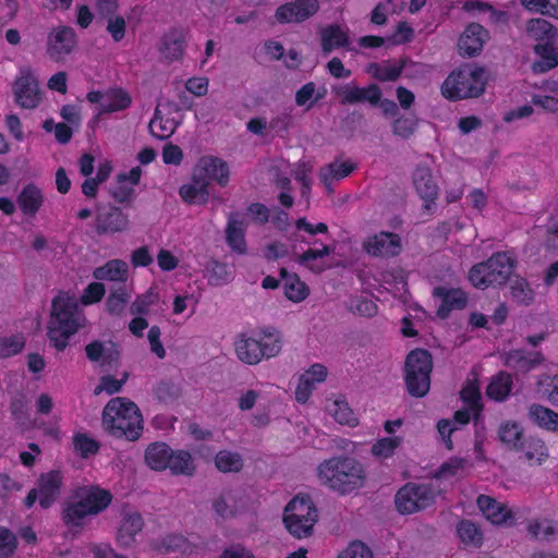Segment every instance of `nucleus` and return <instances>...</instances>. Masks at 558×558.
I'll use <instances>...</instances> for the list:
<instances>
[{"label":"nucleus","mask_w":558,"mask_h":558,"mask_svg":"<svg viewBox=\"0 0 558 558\" xmlns=\"http://www.w3.org/2000/svg\"><path fill=\"white\" fill-rule=\"evenodd\" d=\"M85 316L78 302L68 293L58 294L52 301L48 323V338L58 351H63L69 339L85 325Z\"/></svg>","instance_id":"1"},{"label":"nucleus","mask_w":558,"mask_h":558,"mask_svg":"<svg viewBox=\"0 0 558 558\" xmlns=\"http://www.w3.org/2000/svg\"><path fill=\"white\" fill-rule=\"evenodd\" d=\"M319 483L340 494H350L365 484V470L354 458L333 457L317 468Z\"/></svg>","instance_id":"2"},{"label":"nucleus","mask_w":558,"mask_h":558,"mask_svg":"<svg viewBox=\"0 0 558 558\" xmlns=\"http://www.w3.org/2000/svg\"><path fill=\"white\" fill-rule=\"evenodd\" d=\"M105 429L117 438L136 440L143 430V417L138 407L125 399H111L102 411Z\"/></svg>","instance_id":"3"},{"label":"nucleus","mask_w":558,"mask_h":558,"mask_svg":"<svg viewBox=\"0 0 558 558\" xmlns=\"http://www.w3.org/2000/svg\"><path fill=\"white\" fill-rule=\"evenodd\" d=\"M486 78L484 69L465 64L448 75L441 85V94L449 100L477 97L485 89Z\"/></svg>","instance_id":"4"},{"label":"nucleus","mask_w":558,"mask_h":558,"mask_svg":"<svg viewBox=\"0 0 558 558\" xmlns=\"http://www.w3.org/2000/svg\"><path fill=\"white\" fill-rule=\"evenodd\" d=\"M515 259L510 253L498 252L486 262L474 265L469 272V280L477 289L502 286L510 278Z\"/></svg>","instance_id":"5"},{"label":"nucleus","mask_w":558,"mask_h":558,"mask_svg":"<svg viewBox=\"0 0 558 558\" xmlns=\"http://www.w3.org/2000/svg\"><path fill=\"white\" fill-rule=\"evenodd\" d=\"M317 517V510L311 498L307 496H296L287 505L283 522L292 535L302 538L312 533Z\"/></svg>","instance_id":"6"},{"label":"nucleus","mask_w":558,"mask_h":558,"mask_svg":"<svg viewBox=\"0 0 558 558\" xmlns=\"http://www.w3.org/2000/svg\"><path fill=\"white\" fill-rule=\"evenodd\" d=\"M432 367L433 362L428 351L416 349L408 354L405 360V384L411 396L423 397L428 392Z\"/></svg>","instance_id":"7"},{"label":"nucleus","mask_w":558,"mask_h":558,"mask_svg":"<svg viewBox=\"0 0 558 558\" xmlns=\"http://www.w3.org/2000/svg\"><path fill=\"white\" fill-rule=\"evenodd\" d=\"M436 490L428 484L408 483L395 496L398 512L411 514L426 509L435 502Z\"/></svg>","instance_id":"8"},{"label":"nucleus","mask_w":558,"mask_h":558,"mask_svg":"<svg viewBox=\"0 0 558 558\" xmlns=\"http://www.w3.org/2000/svg\"><path fill=\"white\" fill-rule=\"evenodd\" d=\"M12 90L15 102L23 109H35L43 98L38 80L29 65L20 68Z\"/></svg>","instance_id":"9"},{"label":"nucleus","mask_w":558,"mask_h":558,"mask_svg":"<svg viewBox=\"0 0 558 558\" xmlns=\"http://www.w3.org/2000/svg\"><path fill=\"white\" fill-rule=\"evenodd\" d=\"M77 44L76 33L70 26L54 27L47 37V56L56 61H64Z\"/></svg>","instance_id":"10"},{"label":"nucleus","mask_w":558,"mask_h":558,"mask_svg":"<svg viewBox=\"0 0 558 558\" xmlns=\"http://www.w3.org/2000/svg\"><path fill=\"white\" fill-rule=\"evenodd\" d=\"M144 524V519L137 510L124 506L121 510L116 532L118 545L123 548L132 547L136 542L137 535L143 531Z\"/></svg>","instance_id":"11"},{"label":"nucleus","mask_w":558,"mask_h":558,"mask_svg":"<svg viewBox=\"0 0 558 558\" xmlns=\"http://www.w3.org/2000/svg\"><path fill=\"white\" fill-rule=\"evenodd\" d=\"M86 98L92 104H99V114L125 110L132 102L130 95L122 88H110L106 92L92 90Z\"/></svg>","instance_id":"12"},{"label":"nucleus","mask_w":558,"mask_h":558,"mask_svg":"<svg viewBox=\"0 0 558 558\" xmlns=\"http://www.w3.org/2000/svg\"><path fill=\"white\" fill-rule=\"evenodd\" d=\"M363 248L372 256L388 258L399 255L402 244L397 233L381 231L367 236L363 242Z\"/></svg>","instance_id":"13"},{"label":"nucleus","mask_w":558,"mask_h":558,"mask_svg":"<svg viewBox=\"0 0 558 558\" xmlns=\"http://www.w3.org/2000/svg\"><path fill=\"white\" fill-rule=\"evenodd\" d=\"M413 185L423 201V208L430 211L438 197L439 189L433 178L430 169L425 165H418L413 173Z\"/></svg>","instance_id":"14"},{"label":"nucleus","mask_w":558,"mask_h":558,"mask_svg":"<svg viewBox=\"0 0 558 558\" xmlns=\"http://www.w3.org/2000/svg\"><path fill=\"white\" fill-rule=\"evenodd\" d=\"M318 9V0H295L280 5L275 16L280 23H300L314 15Z\"/></svg>","instance_id":"15"},{"label":"nucleus","mask_w":558,"mask_h":558,"mask_svg":"<svg viewBox=\"0 0 558 558\" xmlns=\"http://www.w3.org/2000/svg\"><path fill=\"white\" fill-rule=\"evenodd\" d=\"M129 228V217L118 207H104L96 216L95 229L98 234H114Z\"/></svg>","instance_id":"16"},{"label":"nucleus","mask_w":558,"mask_h":558,"mask_svg":"<svg viewBox=\"0 0 558 558\" xmlns=\"http://www.w3.org/2000/svg\"><path fill=\"white\" fill-rule=\"evenodd\" d=\"M193 171L199 177H203L208 185L211 181H215L220 186H226L230 175L227 162L214 156L202 157L195 165Z\"/></svg>","instance_id":"17"},{"label":"nucleus","mask_w":558,"mask_h":558,"mask_svg":"<svg viewBox=\"0 0 558 558\" xmlns=\"http://www.w3.org/2000/svg\"><path fill=\"white\" fill-rule=\"evenodd\" d=\"M327 367L320 363L311 365L299 378L295 389V399L300 403H305L318 384L327 378Z\"/></svg>","instance_id":"18"},{"label":"nucleus","mask_w":558,"mask_h":558,"mask_svg":"<svg viewBox=\"0 0 558 558\" xmlns=\"http://www.w3.org/2000/svg\"><path fill=\"white\" fill-rule=\"evenodd\" d=\"M477 506L485 518L494 525H511L513 523V514L508 506L489 496L480 495Z\"/></svg>","instance_id":"19"},{"label":"nucleus","mask_w":558,"mask_h":558,"mask_svg":"<svg viewBox=\"0 0 558 558\" xmlns=\"http://www.w3.org/2000/svg\"><path fill=\"white\" fill-rule=\"evenodd\" d=\"M487 39L488 32L482 25L471 23L459 38V50L464 56L473 57L483 49Z\"/></svg>","instance_id":"20"},{"label":"nucleus","mask_w":558,"mask_h":558,"mask_svg":"<svg viewBox=\"0 0 558 558\" xmlns=\"http://www.w3.org/2000/svg\"><path fill=\"white\" fill-rule=\"evenodd\" d=\"M62 478L59 471H50L40 475L36 489L39 493L41 508L47 509L57 500L60 495Z\"/></svg>","instance_id":"21"},{"label":"nucleus","mask_w":558,"mask_h":558,"mask_svg":"<svg viewBox=\"0 0 558 558\" xmlns=\"http://www.w3.org/2000/svg\"><path fill=\"white\" fill-rule=\"evenodd\" d=\"M433 295L440 300L437 314L441 318L448 317L451 311L464 308L468 302V296L461 289L437 287Z\"/></svg>","instance_id":"22"},{"label":"nucleus","mask_w":558,"mask_h":558,"mask_svg":"<svg viewBox=\"0 0 558 558\" xmlns=\"http://www.w3.org/2000/svg\"><path fill=\"white\" fill-rule=\"evenodd\" d=\"M142 177L141 167H133L126 172L117 175V185L112 187L111 195L118 203L130 202L135 192V186L140 183Z\"/></svg>","instance_id":"23"},{"label":"nucleus","mask_w":558,"mask_h":558,"mask_svg":"<svg viewBox=\"0 0 558 558\" xmlns=\"http://www.w3.org/2000/svg\"><path fill=\"white\" fill-rule=\"evenodd\" d=\"M75 494L88 508L97 509L92 510L95 514H99L106 510L112 501L111 493L99 486H83L77 488Z\"/></svg>","instance_id":"24"},{"label":"nucleus","mask_w":558,"mask_h":558,"mask_svg":"<svg viewBox=\"0 0 558 558\" xmlns=\"http://www.w3.org/2000/svg\"><path fill=\"white\" fill-rule=\"evenodd\" d=\"M92 510L95 509L88 508L74 493L71 499L64 505L62 519L69 526H82L88 517L96 515Z\"/></svg>","instance_id":"25"},{"label":"nucleus","mask_w":558,"mask_h":558,"mask_svg":"<svg viewBox=\"0 0 558 558\" xmlns=\"http://www.w3.org/2000/svg\"><path fill=\"white\" fill-rule=\"evenodd\" d=\"M184 45V32L179 28H172L161 37L159 52L169 61L179 60L183 56Z\"/></svg>","instance_id":"26"},{"label":"nucleus","mask_w":558,"mask_h":558,"mask_svg":"<svg viewBox=\"0 0 558 558\" xmlns=\"http://www.w3.org/2000/svg\"><path fill=\"white\" fill-rule=\"evenodd\" d=\"M209 185L196 172H192L191 182L179 190L181 198L189 204H206L209 198Z\"/></svg>","instance_id":"27"},{"label":"nucleus","mask_w":558,"mask_h":558,"mask_svg":"<svg viewBox=\"0 0 558 558\" xmlns=\"http://www.w3.org/2000/svg\"><path fill=\"white\" fill-rule=\"evenodd\" d=\"M543 360V355L539 352L513 350L506 354L505 364L517 372L526 373L539 365Z\"/></svg>","instance_id":"28"},{"label":"nucleus","mask_w":558,"mask_h":558,"mask_svg":"<svg viewBox=\"0 0 558 558\" xmlns=\"http://www.w3.org/2000/svg\"><path fill=\"white\" fill-rule=\"evenodd\" d=\"M354 169L350 161L335 160L319 171V180L328 192L332 191V183L347 178Z\"/></svg>","instance_id":"29"},{"label":"nucleus","mask_w":558,"mask_h":558,"mask_svg":"<svg viewBox=\"0 0 558 558\" xmlns=\"http://www.w3.org/2000/svg\"><path fill=\"white\" fill-rule=\"evenodd\" d=\"M93 276L96 280L125 282L129 277V266L122 259H111L105 265L95 268Z\"/></svg>","instance_id":"30"},{"label":"nucleus","mask_w":558,"mask_h":558,"mask_svg":"<svg viewBox=\"0 0 558 558\" xmlns=\"http://www.w3.org/2000/svg\"><path fill=\"white\" fill-rule=\"evenodd\" d=\"M16 202L23 214L35 216L43 205L44 196L36 185L27 184L19 194Z\"/></svg>","instance_id":"31"},{"label":"nucleus","mask_w":558,"mask_h":558,"mask_svg":"<svg viewBox=\"0 0 558 558\" xmlns=\"http://www.w3.org/2000/svg\"><path fill=\"white\" fill-rule=\"evenodd\" d=\"M235 352L242 362L250 365H255L263 360L257 336L239 339L235 343Z\"/></svg>","instance_id":"32"},{"label":"nucleus","mask_w":558,"mask_h":558,"mask_svg":"<svg viewBox=\"0 0 558 558\" xmlns=\"http://www.w3.org/2000/svg\"><path fill=\"white\" fill-rule=\"evenodd\" d=\"M284 295L292 302L299 303L308 295L307 286L296 275H290L284 268L280 270Z\"/></svg>","instance_id":"33"},{"label":"nucleus","mask_w":558,"mask_h":558,"mask_svg":"<svg viewBox=\"0 0 558 558\" xmlns=\"http://www.w3.org/2000/svg\"><path fill=\"white\" fill-rule=\"evenodd\" d=\"M333 247L328 245H322L319 248H308L304 253L300 254L296 258L298 263L302 266L307 267L314 272H322L326 269V264L323 258L333 252Z\"/></svg>","instance_id":"34"},{"label":"nucleus","mask_w":558,"mask_h":558,"mask_svg":"<svg viewBox=\"0 0 558 558\" xmlns=\"http://www.w3.org/2000/svg\"><path fill=\"white\" fill-rule=\"evenodd\" d=\"M529 417L541 428L549 432H558V413L541 404H532L529 408Z\"/></svg>","instance_id":"35"},{"label":"nucleus","mask_w":558,"mask_h":558,"mask_svg":"<svg viewBox=\"0 0 558 558\" xmlns=\"http://www.w3.org/2000/svg\"><path fill=\"white\" fill-rule=\"evenodd\" d=\"M526 34L530 38L548 43L554 41L558 38L557 29L545 19H532L526 23Z\"/></svg>","instance_id":"36"},{"label":"nucleus","mask_w":558,"mask_h":558,"mask_svg":"<svg viewBox=\"0 0 558 558\" xmlns=\"http://www.w3.org/2000/svg\"><path fill=\"white\" fill-rule=\"evenodd\" d=\"M514 450L522 452L526 460L537 463H541L547 457V448L544 441L535 436L523 437Z\"/></svg>","instance_id":"37"},{"label":"nucleus","mask_w":558,"mask_h":558,"mask_svg":"<svg viewBox=\"0 0 558 558\" xmlns=\"http://www.w3.org/2000/svg\"><path fill=\"white\" fill-rule=\"evenodd\" d=\"M263 359L277 356L282 349L281 333L274 329H265L257 333Z\"/></svg>","instance_id":"38"},{"label":"nucleus","mask_w":558,"mask_h":558,"mask_svg":"<svg viewBox=\"0 0 558 558\" xmlns=\"http://www.w3.org/2000/svg\"><path fill=\"white\" fill-rule=\"evenodd\" d=\"M539 60L533 63L534 73H545L558 65V51L548 44H538L534 48Z\"/></svg>","instance_id":"39"},{"label":"nucleus","mask_w":558,"mask_h":558,"mask_svg":"<svg viewBox=\"0 0 558 558\" xmlns=\"http://www.w3.org/2000/svg\"><path fill=\"white\" fill-rule=\"evenodd\" d=\"M326 409L339 424L349 426L357 425V418L345 400L341 398L328 400Z\"/></svg>","instance_id":"40"},{"label":"nucleus","mask_w":558,"mask_h":558,"mask_svg":"<svg viewBox=\"0 0 558 558\" xmlns=\"http://www.w3.org/2000/svg\"><path fill=\"white\" fill-rule=\"evenodd\" d=\"M244 231L243 222L231 216L226 229V238L229 246L239 254H243L246 251Z\"/></svg>","instance_id":"41"},{"label":"nucleus","mask_w":558,"mask_h":558,"mask_svg":"<svg viewBox=\"0 0 558 558\" xmlns=\"http://www.w3.org/2000/svg\"><path fill=\"white\" fill-rule=\"evenodd\" d=\"M171 449L166 444H153L145 452V460L153 470L160 471L168 468Z\"/></svg>","instance_id":"42"},{"label":"nucleus","mask_w":558,"mask_h":558,"mask_svg":"<svg viewBox=\"0 0 558 558\" xmlns=\"http://www.w3.org/2000/svg\"><path fill=\"white\" fill-rule=\"evenodd\" d=\"M349 43L348 33L338 25H329L322 31V47L324 52L344 47Z\"/></svg>","instance_id":"43"},{"label":"nucleus","mask_w":558,"mask_h":558,"mask_svg":"<svg viewBox=\"0 0 558 558\" xmlns=\"http://www.w3.org/2000/svg\"><path fill=\"white\" fill-rule=\"evenodd\" d=\"M457 534L466 547L478 548L483 544L484 538L481 529L470 520H462L458 523Z\"/></svg>","instance_id":"44"},{"label":"nucleus","mask_w":558,"mask_h":558,"mask_svg":"<svg viewBox=\"0 0 558 558\" xmlns=\"http://www.w3.org/2000/svg\"><path fill=\"white\" fill-rule=\"evenodd\" d=\"M86 356L93 362H100L101 364L111 363L118 351L111 343H104L100 341H93L85 348Z\"/></svg>","instance_id":"45"},{"label":"nucleus","mask_w":558,"mask_h":558,"mask_svg":"<svg viewBox=\"0 0 558 558\" xmlns=\"http://www.w3.org/2000/svg\"><path fill=\"white\" fill-rule=\"evenodd\" d=\"M177 129V122L173 119L163 118L158 108L155 109L154 117L149 122L151 135L159 140L170 137Z\"/></svg>","instance_id":"46"},{"label":"nucleus","mask_w":558,"mask_h":558,"mask_svg":"<svg viewBox=\"0 0 558 558\" xmlns=\"http://www.w3.org/2000/svg\"><path fill=\"white\" fill-rule=\"evenodd\" d=\"M168 468L174 474L192 475L195 471V464L192 456L187 451L171 450Z\"/></svg>","instance_id":"47"},{"label":"nucleus","mask_w":558,"mask_h":558,"mask_svg":"<svg viewBox=\"0 0 558 558\" xmlns=\"http://www.w3.org/2000/svg\"><path fill=\"white\" fill-rule=\"evenodd\" d=\"M512 387V379L509 374L500 373L487 387V396L496 401L505 400Z\"/></svg>","instance_id":"48"},{"label":"nucleus","mask_w":558,"mask_h":558,"mask_svg":"<svg viewBox=\"0 0 558 558\" xmlns=\"http://www.w3.org/2000/svg\"><path fill=\"white\" fill-rule=\"evenodd\" d=\"M499 439L511 449H515L524 437L523 429L517 422H505L498 430Z\"/></svg>","instance_id":"49"},{"label":"nucleus","mask_w":558,"mask_h":558,"mask_svg":"<svg viewBox=\"0 0 558 558\" xmlns=\"http://www.w3.org/2000/svg\"><path fill=\"white\" fill-rule=\"evenodd\" d=\"M401 444L402 438L400 436L384 437L373 444L371 452L377 459H388L395 454Z\"/></svg>","instance_id":"50"},{"label":"nucleus","mask_w":558,"mask_h":558,"mask_svg":"<svg viewBox=\"0 0 558 558\" xmlns=\"http://www.w3.org/2000/svg\"><path fill=\"white\" fill-rule=\"evenodd\" d=\"M402 69L403 65L399 63H372L368 66V73L376 80L388 82L397 80L400 76Z\"/></svg>","instance_id":"51"},{"label":"nucleus","mask_w":558,"mask_h":558,"mask_svg":"<svg viewBox=\"0 0 558 558\" xmlns=\"http://www.w3.org/2000/svg\"><path fill=\"white\" fill-rule=\"evenodd\" d=\"M215 464L220 472H239L243 468V460L236 452L221 450L215 457Z\"/></svg>","instance_id":"52"},{"label":"nucleus","mask_w":558,"mask_h":558,"mask_svg":"<svg viewBox=\"0 0 558 558\" xmlns=\"http://www.w3.org/2000/svg\"><path fill=\"white\" fill-rule=\"evenodd\" d=\"M206 271L208 283L211 286H222L232 279V270L223 263L214 260L207 266Z\"/></svg>","instance_id":"53"},{"label":"nucleus","mask_w":558,"mask_h":558,"mask_svg":"<svg viewBox=\"0 0 558 558\" xmlns=\"http://www.w3.org/2000/svg\"><path fill=\"white\" fill-rule=\"evenodd\" d=\"M213 509L223 519L231 518L238 511L236 497L231 492L223 493L214 499Z\"/></svg>","instance_id":"54"},{"label":"nucleus","mask_w":558,"mask_h":558,"mask_svg":"<svg viewBox=\"0 0 558 558\" xmlns=\"http://www.w3.org/2000/svg\"><path fill=\"white\" fill-rule=\"evenodd\" d=\"M510 291L512 298L520 304L529 305L534 300V291L523 278L513 279Z\"/></svg>","instance_id":"55"},{"label":"nucleus","mask_w":558,"mask_h":558,"mask_svg":"<svg viewBox=\"0 0 558 558\" xmlns=\"http://www.w3.org/2000/svg\"><path fill=\"white\" fill-rule=\"evenodd\" d=\"M130 299L131 294L128 292L126 289L120 288L116 290L107 299L106 305L108 312L113 315L122 314Z\"/></svg>","instance_id":"56"},{"label":"nucleus","mask_w":558,"mask_h":558,"mask_svg":"<svg viewBox=\"0 0 558 558\" xmlns=\"http://www.w3.org/2000/svg\"><path fill=\"white\" fill-rule=\"evenodd\" d=\"M25 341L22 335L0 337V356L8 357L17 354L24 348Z\"/></svg>","instance_id":"57"},{"label":"nucleus","mask_w":558,"mask_h":558,"mask_svg":"<svg viewBox=\"0 0 558 558\" xmlns=\"http://www.w3.org/2000/svg\"><path fill=\"white\" fill-rule=\"evenodd\" d=\"M527 530L536 538L549 539L558 533V524L548 520L535 521L529 524Z\"/></svg>","instance_id":"58"},{"label":"nucleus","mask_w":558,"mask_h":558,"mask_svg":"<svg viewBox=\"0 0 558 558\" xmlns=\"http://www.w3.org/2000/svg\"><path fill=\"white\" fill-rule=\"evenodd\" d=\"M332 92L340 98L342 105L362 102V87L347 84L332 87Z\"/></svg>","instance_id":"59"},{"label":"nucleus","mask_w":558,"mask_h":558,"mask_svg":"<svg viewBox=\"0 0 558 558\" xmlns=\"http://www.w3.org/2000/svg\"><path fill=\"white\" fill-rule=\"evenodd\" d=\"M522 4L531 10L558 19V0H522Z\"/></svg>","instance_id":"60"},{"label":"nucleus","mask_w":558,"mask_h":558,"mask_svg":"<svg viewBox=\"0 0 558 558\" xmlns=\"http://www.w3.org/2000/svg\"><path fill=\"white\" fill-rule=\"evenodd\" d=\"M107 20V32L113 39V41L119 43L121 41L126 33V21L122 15L116 14L112 16H109Z\"/></svg>","instance_id":"61"},{"label":"nucleus","mask_w":558,"mask_h":558,"mask_svg":"<svg viewBox=\"0 0 558 558\" xmlns=\"http://www.w3.org/2000/svg\"><path fill=\"white\" fill-rule=\"evenodd\" d=\"M417 121L414 118L400 117L392 123V132L395 135L409 138L416 130Z\"/></svg>","instance_id":"62"},{"label":"nucleus","mask_w":558,"mask_h":558,"mask_svg":"<svg viewBox=\"0 0 558 558\" xmlns=\"http://www.w3.org/2000/svg\"><path fill=\"white\" fill-rule=\"evenodd\" d=\"M531 102L543 109L544 111L556 113L558 112V97L551 96L549 93L534 94L531 97Z\"/></svg>","instance_id":"63"},{"label":"nucleus","mask_w":558,"mask_h":558,"mask_svg":"<svg viewBox=\"0 0 558 558\" xmlns=\"http://www.w3.org/2000/svg\"><path fill=\"white\" fill-rule=\"evenodd\" d=\"M338 558H373L372 551L361 542H352Z\"/></svg>","instance_id":"64"}]
</instances>
